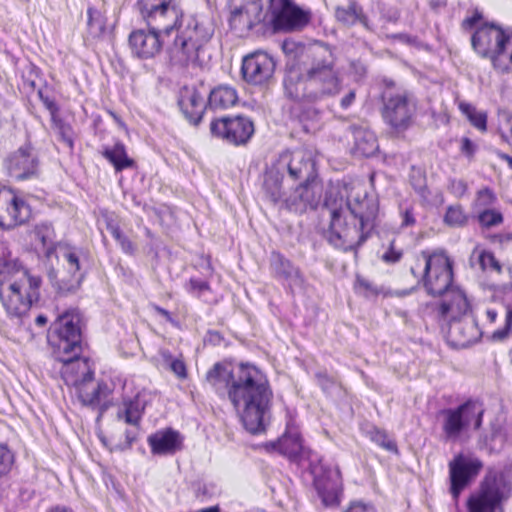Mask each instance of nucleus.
<instances>
[{"instance_id":"obj_1","label":"nucleus","mask_w":512,"mask_h":512,"mask_svg":"<svg viewBox=\"0 0 512 512\" xmlns=\"http://www.w3.org/2000/svg\"><path fill=\"white\" fill-rule=\"evenodd\" d=\"M206 381L219 395H227L246 431L253 435L266 431L272 417L273 391L260 369L244 363L228 369L216 363L207 372Z\"/></svg>"},{"instance_id":"obj_2","label":"nucleus","mask_w":512,"mask_h":512,"mask_svg":"<svg viewBox=\"0 0 512 512\" xmlns=\"http://www.w3.org/2000/svg\"><path fill=\"white\" fill-rule=\"evenodd\" d=\"M336 60L332 47L321 43L311 51L309 63L288 64L283 78L286 97L316 103L338 95L342 81Z\"/></svg>"},{"instance_id":"obj_3","label":"nucleus","mask_w":512,"mask_h":512,"mask_svg":"<svg viewBox=\"0 0 512 512\" xmlns=\"http://www.w3.org/2000/svg\"><path fill=\"white\" fill-rule=\"evenodd\" d=\"M326 207L330 210L328 242L344 252L357 250L371 236L377 225L379 202L366 191L346 201L340 199L337 206L331 194L326 197Z\"/></svg>"},{"instance_id":"obj_4","label":"nucleus","mask_w":512,"mask_h":512,"mask_svg":"<svg viewBox=\"0 0 512 512\" xmlns=\"http://www.w3.org/2000/svg\"><path fill=\"white\" fill-rule=\"evenodd\" d=\"M137 7L148 29H138L129 36L132 54L139 59H151L162 49L161 35L170 37L180 4L177 0H138Z\"/></svg>"},{"instance_id":"obj_5","label":"nucleus","mask_w":512,"mask_h":512,"mask_svg":"<svg viewBox=\"0 0 512 512\" xmlns=\"http://www.w3.org/2000/svg\"><path fill=\"white\" fill-rule=\"evenodd\" d=\"M173 27V39L167 41L166 53L171 65L179 68L195 67L199 63V53L213 36L214 29L195 15H180Z\"/></svg>"},{"instance_id":"obj_6","label":"nucleus","mask_w":512,"mask_h":512,"mask_svg":"<svg viewBox=\"0 0 512 512\" xmlns=\"http://www.w3.org/2000/svg\"><path fill=\"white\" fill-rule=\"evenodd\" d=\"M452 299L443 301L437 307L439 320H449L448 337L456 347L465 348L477 342L482 331L478 327L476 319L467 315L469 303L465 295L460 291H451Z\"/></svg>"},{"instance_id":"obj_7","label":"nucleus","mask_w":512,"mask_h":512,"mask_svg":"<svg viewBox=\"0 0 512 512\" xmlns=\"http://www.w3.org/2000/svg\"><path fill=\"white\" fill-rule=\"evenodd\" d=\"M508 28L485 23L471 36V45L478 56L489 59L493 68L501 73L512 70V54L507 48Z\"/></svg>"},{"instance_id":"obj_8","label":"nucleus","mask_w":512,"mask_h":512,"mask_svg":"<svg viewBox=\"0 0 512 512\" xmlns=\"http://www.w3.org/2000/svg\"><path fill=\"white\" fill-rule=\"evenodd\" d=\"M80 314L76 310L66 311L59 315L48 332V343L53 349L57 360L68 359L73 354L80 356L83 351Z\"/></svg>"},{"instance_id":"obj_9","label":"nucleus","mask_w":512,"mask_h":512,"mask_svg":"<svg viewBox=\"0 0 512 512\" xmlns=\"http://www.w3.org/2000/svg\"><path fill=\"white\" fill-rule=\"evenodd\" d=\"M423 259V273L418 275L417 268L422 265L417 264L411 267V273L418 279V283H423L427 293L432 296H441L449 292L453 282L452 262L444 252L429 253L421 252Z\"/></svg>"},{"instance_id":"obj_10","label":"nucleus","mask_w":512,"mask_h":512,"mask_svg":"<svg viewBox=\"0 0 512 512\" xmlns=\"http://www.w3.org/2000/svg\"><path fill=\"white\" fill-rule=\"evenodd\" d=\"M42 279L25 271L24 277L4 287L0 282V299L7 314L11 317H22L33 303L40 298Z\"/></svg>"},{"instance_id":"obj_11","label":"nucleus","mask_w":512,"mask_h":512,"mask_svg":"<svg viewBox=\"0 0 512 512\" xmlns=\"http://www.w3.org/2000/svg\"><path fill=\"white\" fill-rule=\"evenodd\" d=\"M441 420L442 437L446 442H456L471 430L482 425L483 410L476 403L466 401L454 408L442 409L438 414Z\"/></svg>"},{"instance_id":"obj_12","label":"nucleus","mask_w":512,"mask_h":512,"mask_svg":"<svg viewBox=\"0 0 512 512\" xmlns=\"http://www.w3.org/2000/svg\"><path fill=\"white\" fill-rule=\"evenodd\" d=\"M382 102V118L394 132H405L412 126L417 112V100L412 93L386 90Z\"/></svg>"},{"instance_id":"obj_13","label":"nucleus","mask_w":512,"mask_h":512,"mask_svg":"<svg viewBox=\"0 0 512 512\" xmlns=\"http://www.w3.org/2000/svg\"><path fill=\"white\" fill-rule=\"evenodd\" d=\"M311 472L313 485L323 507H338L343 495V481L339 468L320 461L312 466Z\"/></svg>"},{"instance_id":"obj_14","label":"nucleus","mask_w":512,"mask_h":512,"mask_svg":"<svg viewBox=\"0 0 512 512\" xmlns=\"http://www.w3.org/2000/svg\"><path fill=\"white\" fill-rule=\"evenodd\" d=\"M273 169L292 181L316 179L315 161L311 153L303 148L286 150L279 154Z\"/></svg>"},{"instance_id":"obj_15","label":"nucleus","mask_w":512,"mask_h":512,"mask_svg":"<svg viewBox=\"0 0 512 512\" xmlns=\"http://www.w3.org/2000/svg\"><path fill=\"white\" fill-rule=\"evenodd\" d=\"M254 132V122L245 115L224 116L210 122L211 135L234 146L247 144Z\"/></svg>"},{"instance_id":"obj_16","label":"nucleus","mask_w":512,"mask_h":512,"mask_svg":"<svg viewBox=\"0 0 512 512\" xmlns=\"http://www.w3.org/2000/svg\"><path fill=\"white\" fill-rule=\"evenodd\" d=\"M483 462L473 454L459 453L449 462L450 492L457 499L480 474Z\"/></svg>"},{"instance_id":"obj_17","label":"nucleus","mask_w":512,"mask_h":512,"mask_svg":"<svg viewBox=\"0 0 512 512\" xmlns=\"http://www.w3.org/2000/svg\"><path fill=\"white\" fill-rule=\"evenodd\" d=\"M32 217L31 206L11 189H0V229L11 231Z\"/></svg>"},{"instance_id":"obj_18","label":"nucleus","mask_w":512,"mask_h":512,"mask_svg":"<svg viewBox=\"0 0 512 512\" xmlns=\"http://www.w3.org/2000/svg\"><path fill=\"white\" fill-rule=\"evenodd\" d=\"M507 500L505 494L486 476L466 500L467 512H497Z\"/></svg>"},{"instance_id":"obj_19","label":"nucleus","mask_w":512,"mask_h":512,"mask_svg":"<svg viewBox=\"0 0 512 512\" xmlns=\"http://www.w3.org/2000/svg\"><path fill=\"white\" fill-rule=\"evenodd\" d=\"M276 69L274 57L264 51H255L242 60L243 79L251 85H265L273 77Z\"/></svg>"},{"instance_id":"obj_20","label":"nucleus","mask_w":512,"mask_h":512,"mask_svg":"<svg viewBox=\"0 0 512 512\" xmlns=\"http://www.w3.org/2000/svg\"><path fill=\"white\" fill-rule=\"evenodd\" d=\"M267 3L276 29L294 30L310 20L309 12L302 10L292 0H267Z\"/></svg>"},{"instance_id":"obj_21","label":"nucleus","mask_w":512,"mask_h":512,"mask_svg":"<svg viewBox=\"0 0 512 512\" xmlns=\"http://www.w3.org/2000/svg\"><path fill=\"white\" fill-rule=\"evenodd\" d=\"M38 158L30 145H24L4 160L8 174L16 180H27L38 173Z\"/></svg>"},{"instance_id":"obj_22","label":"nucleus","mask_w":512,"mask_h":512,"mask_svg":"<svg viewBox=\"0 0 512 512\" xmlns=\"http://www.w3.org/2000/svg\"><path fill=\"white\" fill-rule=\"evenodd\" d=\"M322 198V186L315 179L302 181L293 193L284 199L286 207L295 213L316 209Z\"/></svg>"},{"instance_id":"obj_23","label":"nucleus","mask_w":512,"mask_h":512,"mask_svg":"<svg viewBox=\"0 0 512 512\" xmlns=\"http://www.w3.org/2000/svg\"><path fill=\"white\" fill-rule=\"evenodd\" d=\"M270 268L273 277L286 284L291 293L304 288L305 279L300 269L281 253H271Z\"/></svg>"},{"instance_id":"obj_24","label":"nucleus","mask_w":512,"mask_h":512,"mask_svg":"<svg viewBox=\"0 0 512 512\" xmlns=\"http://www.w3.org/2000/svg\"><path fill=\"white\" fill-rule=\"evenodd\" d=\"M67 358L70 359H59L63 364L61 373L67 385L77 388L83 383L93 380L94 372L88 358L81 357V355L74 357L73 354Z\"/></svg>"},{"instance_id":"obj_25","label":"nucleus","mask_w":512,"mask_h":512,"mask_svg":"<svg viewBox=\"0 0 512 512\" xmlns=\"http://www.w3.org/2000/svg\"><path fill=\"white\" fill-rule=\"evenodd\" d=\"M147 442L152 454L168 456L182 449L183 436L172 428H166L149 435Z\"/></svg>"},{"instance_id":"obj_26","label":"nucleus","mask_w":512,"mask_h":512,"mask_svg":"<svg viewBox=\"0 0 512 512\" xmlns=\"http://www.w3.org/2000/svg\"><path fill=\"white\" fill-rule=\"evenodd\" d=\"M178 105L185 118L192 124L198 125L204 114L205 101L194 87H183L180 90Z\"/></svg>"},{"instance_id":"obj_27","label":"nucleus","mask_w":512,"mask_h":512,"mask_svg":"<svg viewBox=\"0 0 512 512\" xmlns=\"http://www.w3.org/2000/svg\"><path fill=\"white\" fill-rule=\"evenodd\" d=\"M124 410L118 412V418H124L125 422L130 425H139L142 414L147 405L146 394L138 392L133 398L124 400Z\"/></svg>"},{"instance_id":"obj_28","label":"nucleus","mask_w":512,"mask_h":512,"mask_svg":"<svg viewBox=\"0 0 512 512\" xmlns=\"http://www.w3.org/2000/svg\"><path fill=\"white\" fill-rule=\"evenodd\" d=\"M262 13V5L258 2H253L247 6L236 8L231 13V25H243L251 29L255 23L260 22Z\"/></svg>"},{"instance_id":"obj_29","label":"nucleus","mask_w":512,"mask_h":512,"mask_svg":"<svg viewBox=\"0 0 512 512\" xmlns=\"http://www.w3.org/2000/svg\"><path fill=\"white\" fill-rule=\"evenodd\" d=\"M78 398L83 405L96 408L100 405L102 397L105 396L108 387L106 383L100 382L97 384L85 382L76 388Z\"/></svg>"},{"instance_id":"obj_30","label":"nucleus","mask_w":512,"mask_h":512,"mask_svg":"<svg viewBox=\"0 0 512 512\" xmlns=\"http://www.w3.org/2000/svg\"><path fill=\"white\" fill-rule=\"evenodd\" d=\"M102 155L117 172L135 166L134 160L128 157L126 147L122 142H117L113 146H105Z\"/></svg>"},{"instance_id":"obj_31","label":"nucleus","mask_w":512,"mask_h":512,"mask_svg":"<svg viewBox=\"0 0 512 512\" xmlns=\"http://www.w3.org/2000/svg\"><path fill=\"white\" fill-rule=\"evenodd\" d=\"M237 100L238 95L233 87L220 85L210 92L208 105L213 109H225L233 106Z\"/></svg>"},{"instance_id":"obj_32","label":"nucleus","mask_w":512,"mask_h":512,"mask_svg":"<svg viewBox=\"0 0 512 512\" xmlns=\"http://www.w3.org/2000/svg\"><path fill=\"white\" fill-rule=\"evenodd\" d=\"M281 453L290 458H296L303 451L302 438L297 428L287 427L284 435L278 440Z\"/></svg>"},{"instance_id":"obj_33","label":"nucleus","mask_w":512,"mask_h":512,"mask_svg":"<svg viewBox=\"0 0 512 512\" xmlns=\"http://www.w3.org/2000/svg\"><path fill=\"white\" fill-rule=\"evenodd\" d=\"M336 19L343 25L352 26L359 21L364 27L369 28L368 19L363 10L356 2H350L347 7H337L335 10Z\"/></svg>"},{"instance_id":"obj_34","label":"nucleus","mask_w":512,"mask_h":512,"mask_svg":"<svg viewBox=\"0 0 512 512\" xmlns=\"http://www.w3.org/2000/svg\"><path fill=\"white\" fill-rule=\"evenodd\" d=\"M27 271L21 261L12 256V252L9 249L7 241H0V275L2 274H16Z\"/></svg>"},{"instance_id":"obj_35","label":"nucleus","mask_w":512,"mask_h":512,"mask_svg":"<svg viewBox=\"0 0 512 512\" xmlns=\"http://www.w3.org/2000/svg\"><path fill=\"white\" fill-rule=\"evenodd\" d=\"M293 113L296 115L298 121L307 133H314L320 128L321 112L314 106L303 107L294 109Z\"/></svg>"},{"instance_id":"obj_36","label":"nucleus","mask_w":512,"mask_h":512,"mask_svg":"<svg viewBox=\"0 0 512 512\" xmlns=\"http://www.w3.org/2000/svg\"><path fill=\"white\" fill-rule=\"evenodd\" d=\"M35 238L41 243L47 256L54 250L55 232L53 226L48 222H43L34 228Z\"/></svg>"},{"instance_id":"obj_37","label":"nucleus","mask_w":512,"mask_h":512,"mask_svg":"<svg viewBox=\"0 0 512 512\" xmlns=\"http://www.w3.org/2000/svg\"><path fill=\"white\" fill-rule=\"evenodd\" d=\"M284 179L285 176H281V174H278L277 171H275V174L273 173V171H271V173L267 176L264 182L266 194L269 196L270 200L275 204L283 199Z\"/></svg>"},{"instance_id":"obj_38","label":"nucleus","mask_w":512,"mask_h":512,"mask_svg":"<svg viewBox=\"0 0 512 512\" xmlns=\"http://www.w3.org/2000/svg\"><path fill=\"white\" fill-rule=\"evenodd\" d=\"M88 32L93 38H99L106 32V19L101 11L89 7L87 10Z\"/></svg>"},{"instance_id":"obj_39","label":"nucleus","mask_w":512,"mask_h":512,"mask_svg":"<svg viewBox=\"0 0 512 512\" xmlns=\"http://www.w3.org/2000/svg\"><path fill=\"white\" fill-rule=\"evenodd\" d=\"M459 108L476 129L481 132L487 130L488 115L485 111H479L471 104L465 102L460 103Z\"/></svg>"},{"instance_id":"obj_40","label":"nucleus","mask_w":512,"mask_h":512,"mask_svg":"<svg viewBox=\"0 0 512 512\" xmlns=\"http://www.w3.org/2000/svg\"><path fill=\"white\" fill-rule=\"evenodd\" d=\"M474 259L477 260L482 271L492 270L497 273H501L502 271L501 264L490 251L475 248L471 255V261Z\"/></svg>"},{"instance_id":"obj_41","label":"nucleus","mask_w":512,"mask_h":512,"mask_svg":"<svg viewBox=\"0 0 512 512\" xmlns=\"http://www.w3.org/2000/svg\"><path fill=\"white\" fill-rule=\"evenodd\" d=\"M507 440L504 429L499 424H492L490 433L483 439L484 445L489 449L490 452H498L503 447Z\"/></svg>"},{"instance_id":"obj_42","label":"nucleus","mask_w":512,"mask_h":512,"mask_svg":"<svg viewBox=\"0 0 512 512\" xmlns=\"http://www.w3.org/2000/svg\"><path fill=\"white\" fill-rule=\"evenodd\" d=\"M354 138L357 148L366 156L371 155L377 149V140L370 131H354Z\"/></svg>"},{"instance_id":"obj_43","label":"nucleus","mask_w":512,"mask_h":512,"mask_svg":"<svg viewBox=\"0 0 512 512\" xmlns=\"http://www.w3.org/2000/svg\"><path fill=\"white\" fill-rule=\"evenodd\" d=\"M63 258L68 264V269L72 276L74 277V284L71 285V288H68L70 291L71 289H76L79 287L82 277L76 276V273L80 271V258L78 253L75 250L67 249L63 253Z\"/></svg>"},{"instance_id":"obj_44","label":"nucleus","mask_w":512,"mask_h":512,"mask_svg":"<svg viewBox=\"0 0 512 512\" xmlns=\"http://www.w3.org/2000/svg\"><path fill=\"white\" fill-rule=\"evenodd\" d=\"M479 224L484 228H492L502 224L503 215L495 209H484L477 216Z\"/></svg>"},{"instance_id":"obj_45","label":"nucleus","mask_w":512,"mask_h":512,"mask_svg":"<svg viewBox=\"0 0 512 512\" xmlns=\"http://www.w3.org/2000/svg\"><path fill=\"white\" fill-rule=\"evenodd\" d=\"M370 438L374 443H376L383 449L393 453L398 452L396 442L393 439H391L385 431L380 430L378 428H373L370 431Z\"/></svg>"},{"instance_id":"obj_46","label":"nucleus","mask_w":512,"mask_h":512,"mask_svg":"<svg viewBox=\"0 0 512 512\" xmlns=\"http://www.w3.org/2000/svg\"><path fill=\"white\" fill-rule=\"evenodd\" d=\"M162 357L169 369L181 379L187 377L186 365L182 359L174 358L169 351H163Z\"/></svg>"},{"instance_id":"obj_47","label":"nucleus","mask_w":512,"mask_h":512,"mask_svg":"<svg viewBox=\"0 0 512 512\" xmlns=\"http://www.w3.org/2000/svg\"><path fill=\"white\" fill-rule=\"evenodd\" d=\"M14 461V453L6 444L0 443V480L9 474Z\"/></svg>"},{"instance_id":"obj_48","label":"nucleus","mask_w":512,"mask_h":512,"mask_svg":"<svg viewBox=\"0 0 512 512\" xmlns=\"http://www.w3.org/2000/svg\"><path fill=\"white\" fill-rule=\"evenodd\" d=\"M444 221L450 226H463L467 222V216L461 206H450L446 211Z\"/></svg>"},{"instance_id":"obj_49","label":"nucleus","mask_w":512,"mask_h":512,"mask_svg":"<svg viewBox=\"0 0 512 512\" xmlns=\"http://www.w3.org/2000/svg\"><path fill=\"white\" fill-rule=\"evenodd\" d=\"M491 481H493L498 488L505 494L508 499L512 492V475H506V466L499 474L490 475Z\"/></svg>"},{"instance_id":"obj_50","label":"nucleus","mask_w":512,"mask_h":512,"mask_svg":"<svg viewBox=\"0 0 512 512\" xmlns=\"http://www.w3.org/2000/svg\"><path fill=\"white\" fill-rule=\"evenodd\" d=\"M55 127L59 139L67 145L68 148H73V130L69 124L63 121H55Z\"/></svg>"},{"instance_id":"obj_51","label":"nucleus","mask_w":512,"mask_h":512,"mask_svg":"<svg viewBox=\"0 0 512 512\" xmlns=\"http://www.w3.org/2000/svg\"><path fill=\"white\" fill-rule=\"evenodd\" d=\"M505 323L504 326L493 332V339L503 340L505 339L512 329V306L507 305L505 308Z\"/></svg>"},{"instance_id":"obj_52","label":"nucleus","mask_w":512,"mask_h":512,"mask_svg":"<svg viewBox=\"0 0 512 512\" xmlns=\"http://www.w3.org/2000/svg\"><path fill=\"white\" fill-rule=\"evenodd\" d=\"M403 257V250L396 247L395 240L389 243L387 250L382 254L381 259L386 264L398 263Z\"/></svg>"},{"instance_id":"obj_53","label":"nucleus","mask_w":512,"mask_h":512,"mask_svg":"<svg viewBox=\"0 0 512 512\" xmlns=\"http://www.w3.org/2000/svg\"><path fill=\"white\" fill-rule=\"evenodd\" d=\"M186 289L189 293L200 298L205 292L210 290V285L205 280L191 278L186 285Z\"/></svg>"},{"instance_id":"obj_54","label":"nucleus","mask_w":512,"mask_h":512,"mask_svg":"<svg viewBox=\"0 0 512 512\" xmlns=\"http://www.w3.org/2000/svg\"><path fill=\"white\" fill-rule=\"evenodd\" d=\"M400 217H401V228H407L414 226L416 223L414 210L412 207H407L405 209L400 210Z\"/></svg>"},{"instance_id":"obj_55","label":"nucleus","mask_w":512,"mask_h":512,"mask_svg":"<svg viewBox=\"0 0 512 512\" xmlns=\"http://www.w3.org/2000/svg\"><path fill=\"white\" fill-rule=\"evenodd\" d=\"M448 189L454 196L462 197L467 191V184L461 179H451Z\"/></svg>"},{"instance_id":"obj_56","label":"nucleus","mask_w":512,"mask_h":512,"mask_svg":"<svg viewBox=\"0 0 512 512\" xmlns=\"http://www.w3.org/2000/svg\"><path fill=\"white\" fill-rule=\"evenodd\" d=\"M355 288L358 292L364 293L365 296L378 293L377 289L368 280L361 277H357Z\"/></svg>"},{"instance_id":"obj_57","label":"nucleus","mask_w":512,"mask_h":512,"mask_svg":"<svg viewBox=\"0 0 512 512\" xmlns=\"http://www.w3.org/2000/svg\"><path fill=\"white\" fill-rule=\"evenodd\" d=\"M345 512H376V509L372 504L363 501H353Z\"/></svg>"},{"instance_id":"obj_58","label":"nucleus","mask_w":512,"mask_h":512,"mask_svg":"<svg viewBox=\"0 0 512 512\" xmlns=\"http://www.w3.org/2000/svg\"><path fill=\"white\" fill-rule=\"evenodd\" d=\"M460 150L468 159H472L477 151V146L469 138L464 137L461 140Z\"/></svg>"},{"instance_id":"obj_59","label":"nucleus","mask_w":512,"mask_h":512,"mask_svg":"<svg viewBox=\"0 0 512 512\" xmlns=\"http://www.w3.org/2000/svg\"><path fill=\"white\" fill-rule=\"evenodd\" d=\"M315 377L317 379V383L324 391H328L335 384L334 380L325 372H318Z\"/></svg>"},{"instance_id":"obj_60","label":"nucleus","mask_w":512,"mask_h":512,"mask_svg":"<svg viewBox=\"0 0 512 512\" xmlns=\"http://www.w3.org/2000/svg\"><path fill=\"white\" fill-rule=\"evenodd\" d=\"M123 252L127 254H133L135 251V247L133 243L123 234V236L117 240Z\"/></svg>"},{"instance_id":"obj_61","label":"nucleus","mask_w":512,"mask_h":512,"mask_svg":"<svg viewBox=\"0 0 512 512\" xmlns=\"http://www.w3.org/2000/svg\"><path fill=\"white\" fill-rule=\"evenodd\" d=\"M356 97L355 91L350 90L340 101V105L343 109H347L354 102Z\"/></svg>"},{"instance_id":"obj_62","label":"nucleus","mask_w":512,"mask_h":512,"mask_svg":"<svg viewBox=\"0 0 512 512\" xmlns=\"http://www.w3.org/2000/svg\"><path fill=\"white\" fill-rule=\"evenodd\" d=\"M482 18V14L478 11L475 12V14L469 18H466L463 21L464 28H472L476 25V23Z\"/></svg>"},{"instance_id":"obj_63","label":"nucleus","mask_w":512,"mask_h":512,"mask_svg":"<svg viewBox=\"0 0 512 512\" xmlns=\"http://www.w3.org/2000/svg\"><path fill=\"white\" fill-rule=\"evenodd\" d=\"M107 229L109 230L110 234L116 241L119 240L123 236V233L117 224L109 223L107 226Z\"/></svg>"},{"instance_id":"obj_64","label":"nucleus","mask_w":512,"mask_h":512,"mask_svg":"<svg viewBox=\"0 0 512 512\" xmlns=\"http://www.w3.org/2000/svg\"><path fill=\"white\" fill-rule=\"evenodd\" d=\"M496 155L498 156V158H500L501 160H504L507 162L508 166L510 169H512V157L504 152H501L499 150H496Z\"/></svg>"}]
</instances>
